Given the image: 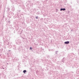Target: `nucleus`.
<instances>
[{"label": "nucleus", "instance_id": "3", "mask_svg": "<svg viewBox=\"0 0 79 79\" xmlns=\"http://www.w3.org/2000/svg\"><path fill=\"white\" fill-rule=\"evenodd\" d=\"M64 44H69V41H67L65 42H64Z\"/></svg>", "mask_w": 79, "mask_h": 79}, {"label": "nucleus", "instance_id": "2", "mask_svg": "<svg viewBox=\"0 0 79 79\" xmlns=\"http://www.w3.org/2000/svg\"><path fill=\"white\" fill-rule=\"evenodd\" d=\"M65 61H66V58H65V57H64L63 59L61 60V61H62L63 63H64Z\"/></svg>", "mask_w": 79, "mask_h": 79}, {"label": "nucleus", "instance_id": "4", "mask_svg": "<svg viewBox=\"0 0 79 79\" xmlns=\"http://www.w3.org/2000/svg\"><path fill=\"white\" fill-rule=\"evenodd\" d=\"M65 10H66L65 8H61L60 9V11H65Z\"/></svg>", "mask_w": 79, "mask_h": 79}, {"label": "nucleus", "instance_id": "21", "mask_svg": "<svg viewBox=\"0 0 79 79\" xmlns=\"http://www.w3.org/2000/svg\"><path fill=\"white\" fill-rule=\"evenodd\" d=\"M68 13H69V11H68Z\"/></svg>", "mask_w": 79, "mask_h": 79}, {"label": "nucleus", "instance_id": "15", "mask_svg": "<svg viewBox=\"0 0 79 79\" xmlns=\"http://www.w3.org/2000/svg\"><path fill=\"white\" fill-rule=\"evenodd\" d=\"M30 50H32V48L31 47H30Z\"/></svg>", "mask_w": 79, "mask_h": 79}, {"label": "nucleus", "instance_id": "18", "mask_svg": "<svg viewBox=\"0 0 79 79\" xmlns=\"http://www.w3.org/2000/svg\"><path fill=\"white\" fill-rule=\"evenodd\" d=\"M13 49H14V50H16V48H13Z\"/></svg>", "mask_w": 79, "mask_h": 79}, {"label": "nucleus", "instance_id": "14", "mask_svg": "<svg viewBox=\"0 0 79 79\" xmlns=\"http://www.w3.org/2000/svg\"><path fill=\"white\" fill-rule=\"evenodd\" d=\"M39 14H40V13H39V12H37V15H39Z\"/></svg>", "mask_w": 79, "mask_h": 79}, {"label": "nucleus", "instance_id": "23", "mask_svg": "<svg viewBox=\"0 0 79 79\" xmlns=\"http://www.w3.org/2000/svg\"><path fill=\"white\" fill-rule=\"evenodd\" d=\"M10 51H11V50H9V52H10Z\"/></svg>", "mask_w": 79, "mask_h": 79}, {"label": "nucleus", "instance_id": "24", "mask_svg": "<svg viewBox=\"0 0 79 79\" xmlns=\"http://www.w3.org/2000/svg\"><path fill=\"white\" fill-rule=\"evenodd\" d=\"M77 67H76V68H77Z\"/></svg>", "mask_w": 79, "mask_h": 79}, {"label": "nucleus", "instance_id": "10", "mask_svg": "<svg viewBox=\"0 0 79 79\" xmlns=\"http://www.w3.org/2000/svg\"><path fill=\"white\" fill-rule=\"evenodd\" d=\"M77 73H79V69L77 70Z\"/></svg>", "mask_w": 79, "mask_h": 79}, {"label": "nucleus", "instance_id": "8", "mask_svg": "<svg viewBox=\"0 0 79 79\" xmlns=\"http://www.w3.org/2000/svg\"><path fill=\"white\" fill-rule=\"evenodd\" d=\"M64 63H63V62H62V61L61 62H60V64H63Z\"/></svg>", "mask_w": 79, "mask_h": 79}, {"label": "nucleus", "instance_id": "13", "mask_svg": "<svg viewBox=\"0 0 79 79\" xmlns=\"http://www.w3.org/2000/svg\"><path fill=\"white\" fill-rule=\"evenodd\" d=\"M33 11H35V9H33Z\"/></svg>", "mask_w": 79, "mask_h": 79}, {"label": "nucleus", "instance_id": "11", "mask_svg": "<svg viewBox=\"0 0 79 79\" xmlns=\"http://www.w3.org/2000/svg\"><path fill=\"white\" fill-rule=\"evenodd\" d=\"M15 59H16V61H18V60H19V59L18 58H15Z\"/></svg>", "mask_w": 79, "mask_h": 79}, {"label": "nucleus", "instance_id": "19", "mask_svg": "<svg viewBox=\"0 0 79 79\" xmlns=\"http://www.w3.org/2000/svg\"><path fill=\"white\" fill-rule=\"evenodd\" d=\"M11 13H12V15H13H13H14V13H13V12H11Z\"/></svg>", "mask_w": 79, "mask_h": 79}, {"label": "nucleus", "instance_id": "9", "mask_svg": "<svg viewBox=\"0 0 79 79\" xmlns=\"http://www.w3.org/2000/svg\"><path fill=\"white\" fill-rule=\"evenodd\" d=\"M58 52V51H56L55 52V53L56 55H57L58 54L57 53Z\"/></svg>", "mask_w": 79, "mask_h": 79}, {"label": "nucleus", "instance_id": "27", "mask_svg": "<svg viewBox=\"0 0 79 79\" xmlns=\"http://www.w3.org/2000/svg\"><path fill=\"white\" fill-rule=\"evenodd\" d=\"M1 75V73H0V76Z\"/></svg>", "mask_w": 79, "mask_h": 79}, {"label": "nucleus", "instance_id": "7", "mask_svg": "<svg viewBox=\"0 0 79 79\" xmlns=\"http://www.w3.org/2000/svg\"><path fill=\"white\" fill-rule=\"evenodd\" d=\"M6 9L7 10V11H10V8L8 7H7V8H6Z\"/></svg>", "mask_w": 79, "mask_h": 79}, {"label": "nucleus", "instance_id": "6", "mask_svg": "<svg viewBox=\"0 0 79 79\" xmlns=\"http://www.w3.org/2000/svg\"><path fill=\"white\" fill-rule=\"evenodd\" d=\"M23 73L24 74H26V73H27V71L26 70H24L23 71Z\"/></svg>", "mask_w": 79, "mask_h": 79}, {"label": "nucleus", "instance_id": "22", "mask_svg": "<svg viewBox=\"0 0 79 79\" xmlns=\"http://www.w3.org/2000/svg\"><path fill=\"white\" fill-rule=\"evenodd\" d=\"M20 49V47L19 48V49H18V50H20V49Z\"/></svg>", "mask_w": 79, "mask_h": 79}, {"label": "nucleus", "instance_id": "12", "mask_svg": "<svg viewBox=\"0 0 79 79\" xmlns=\"http://www.w3.org/2000/svg\"><path fill=\"white\" fill-rule=\"evenodd\" d=\"M36 19H38V16H36L35 17Z\"/></svg>", "mask_w": 79, "mask_h": 79}, {"label": "nucleus", "instance_id": "28", "mask_svg": "<svg viewBox=\"0 0 79 79\" xmlns=\"http://www.w3.org/2000/svg\"><path fill=\"white\" fill-rule=\"evenodd\" d=\"M20 11H21V10H19V12H20Z\"/></svg>", "mask_w": 79, "mask_h": 79}, {"label": "nucleus", "instance_id": "30", "mask_svg": "<svg viewBox=\"0 0 79 79\" xmlns=\"http://www.w3.org/2000/svg\"><path fill=\"white\" fill-rule=\"evenodd\" d=\"M7 54H8V53H7Z\"/></svg>", "mask_w": 79, "mask_h": 79}, {"label": "nucleus", "instance_id": "25", "mask_svg": "<svg viewBox=\"0 0 79 79\" xmlns=\"http://www.w3.org/2000/svg\"><path fill=\"white\" fill-rule=\"evenodd\" d=\"M7 45H9V43L7 44Z\"/></svg>", "mask_w": 79, "mask_h": 79}, {"label": "nucleus", "instance_id": "16", "mask_svg": "<svg viewBox=\"0 0 79 79\" xmlns=\"http://www.w3.org/2000/svg\"><path fill=\"white\" fill-rule=\"evenodd\" d=\"M58 11V9H56V11Z\"/></svg>", "mask_w": 79, "mask_h": 79}, {"label": "nucleus", "instance_id": "5", "mask_svg": "<svg viewBox=\"0 0 79 79\" xmlns=\"http://www.w3.org/2000/svg\"><path fill=\"white\" fill-rule=\"evenodd\" d=\"M12 10L13 11H15V7H14V6H12Z\"/></svg>", "mask_w": 79, "mask_h": 79}, {"label": "nucleus", "instance_id": "17", "mask_svg": "<svg viewBox=\"0 0 79 79\" xmlns=\"http://www.w3.org/2000/svg\"><path fill=\"white\" fill-rule=\"evenodd\" d=\"M2 69H5V68H3V67H2Z\"/></svg>", "mask_w": 79, "mask_h": 79}, {"label": "nucleus", "instance_id": "1", "mask_svg": "<svg viewBox=\"0 0 79 79\" xmlns=\"http://www.w3.org/2000/svg\"><path fill=\"white\" fill-rule=\"evenodd\" d=\"M16 44L18 45H20L21 44V40H18L16 41Z\"/></svg>", "mask_w": 79, "mask_h": 79}, {"label": "nucleus", "instance_id": "26", "mask_svg": "<svg viewBox=\"0 0 79 79\" xmlns=\"http://www.w3.org/2000/svg\"><path fill=\"white\" fill-rule=\"evenodd\" d=\"M7 64H8V63H7Z\"/></svg>", "mask_w": 79, "mask_h": 79}, {"label": "nucleus", "instance_id": "29", "mask_svg": "<svg viewBox=\"0 0 79 79\" xmlns=\"http://www.w3.org/2000/svg\"><path fill=\"white\" fill-rule=\"evenodd\" d=\"M46 1H48V0H46Z\"/></svg>", "mask_w": 79, "mask_h": 79}, {"label": "nucleus", "instance_id": "20", "mask_svg": "<svg viewBox=\"0 0 79 79\" xmlns=\"http://www.w3.org/2000/svg\"><path fill=\"white\" fill-rule=\"evenodd\" d=\"M7 22H8V23H10V21L9 20L7 21Z\"/></svg>", "mask_w": 79, "mask_h": 79}]
</instances>
